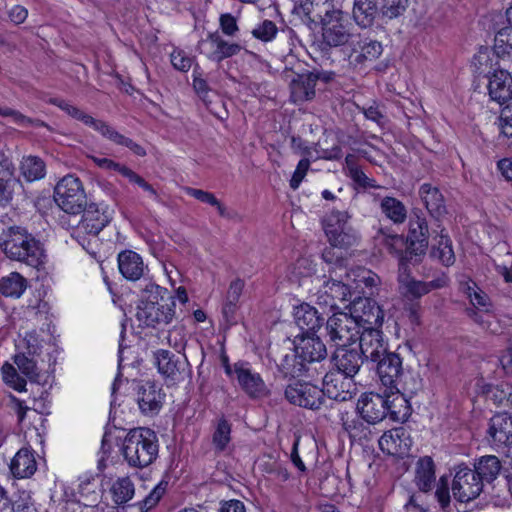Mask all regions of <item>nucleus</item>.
I'll return each instance as SVG.
<instances>
[{
    "label": "nucleus",
    "instance_id": "f257e3e1",
    "mask_svg": "<svg viewBox=\"0 0 512 512\" xmlns=\"http://www.w3.org/2000/svg\"><path fill=\"white\" fill-rule=\"evenodd\" d=\"M0 250L12 260L39 268L45 262L42 243L21 226H9L0 234Z\"/></svg>",
    "mask_w": 512,
    "mask_h": 512
},
{
    "label": "nucleus",
    "instance_id": "f03ea898",
    "mask_svg": "<svg viewBox=\"0 0 512 512\" xmlns=\"http://www.w3.org/2000/svg\"><path fill=\"white\" fill-rule=\"evenodd\" d=\"M167 290L155 283L148 282L142 289V296L137 305L135 317L140 326L156 328L168 325L175 317L176 300Z\"/></svg>",
    "mask_w": 512,
    "mask_h": 512
},
{
    "label": "nucleus",
    "instance_id": "7ed1b4c3",
    "mask_svg": "<svg viewBox=\"0 0 512 512\" xmlns=\"http://www.w3.org/2000/svg\"><path fill=\"white\" fill-rule=\"evenodd\" d=\"M121 450L129 467L143 469L158 457V437L150 428L131 429L124 438Z\"/></svg>",
    "mask_w": 512,
    "mask_h": 512
},
{
    "label": "nucleus",
    "instance_id": "20e7f679",
    "mask_svg": "<svg viewBox=\"0 0 512 512\" xmlns=\"http://www.w3.org/2000/svg\"><path fill=\"white\" fill-rule=\"evenodd\" d=\"M324 11H319L323 43L331 48L350 44L356 35L351 33V23L347 15L330 2L323 4Z\"/></svg>",
    "mask_w": 512,
    "mask_h": 512
},
{
    "label": "nucleus",
    "instance_id": "39448f33",
    "mask_svg": "<svg viewBox=\"0 0 512 512\" xmlns=\"http://www.w3.org/2000/svg\"><path fill=\"white\" fill-rule=\"evenodd\" d=\"M429 236V227L423 211L413 209L409 217L407 247L403 259L419 263L427 252Z\"/></svg>",
    "mask_w": 512,
    "mask_h": 512
},
{
    "label": "nucleus",
    "instance_id": "423d86ee",
    "mask_svg": "<svg viewBox=\"0 0 512 512\" xmlns=\"http://www.w3.org/2000/svg\"><path fill=\"white\" fill-rule=\"evenodd\" d=\"M54 198L66 215L76 217L86 206V195L79 178L64 176L55 186Z\"/></svg>",
    "mask_w": 512,
    "mask_h": 512
},
{
    "label": "nucleus",
    "instance_id": "0eeeda50",
    "mask_svg": "<svg viewBox=\"0 0 512 512\" xmlns=\"http://www.w3.org/2000/svg\"><path fill=\"white\" fill-rule=\"evenodd\" d=\"M80 214L82 215L79 221L74 220L72 222L70 219L66 221V215L62 216L61 221L62 223H67L70 228H74L72 236L85 247V239L82 235L97 236L109 223L110 217L104 211H100L99 206L94 203L86 205Z\"/></svg>",
    "mask_w": 512,
    "mask_h": 512
},
{
    "label": "nucleus",
    "instance_id": "6e6552de",
    "mask_svg": "<svg viewBox=\"0 0 512 512\" xmlns=\"http://www.w3.org/2000/svg\"><path fill=\"white\" fill-rule=\"evenodd\" d=\"M453 470L454 477L451 483L453 497L461 503L476 499L484 487L477 473L466 463L456 465Z\"/></svg>",
    "mask_w": 512,
    "mask_h": 512
},
{
    "label": "nucleus",
    "instance_id": "1a4fd4ad",
    "mask_svg": "<svg viewBox=\"0 0 512 512\" xmlns=\"http://www.w3.org/2000/svg\"><path fill=\"white\" fill-rule=\"evenodd\" d=\"M326 331L329 340L336 347L348 346L355 343L360 334L358 322L351 314L334 312L326 321Z\"/></svg>",
    "mask_w": 512,
    "mask_h": 512
},
{
    "label": "nucleus",
    "instance_id": "9d476101",
    "mask_svg": "<svg viewBox=\"0 0 512 512\" xmlns=\"http://www.w3.org/2000/svg\"><path fill=\"white\" fill-rule=\"evenodd\" d=\"M300 358L306 361L309 368H315L317 378L325 372L323 362L327 359V348L323 341L315 335H301L294 340Z\"/></svg>",
    "mask_w": 512,
    "mask_h": 512
},
{
    "label": "nucleus",
    "instance_id": "9b49d317",
    "mask_svg": "<svg viewBox=\"0 0 512 512\" xmlns=\"http://www.w3.org/2000/svg\"><path fill=\"white\" fill-rule=\"evenodd\" d=\"M284 395L289 403L310 410L320 409L325 402L324 392L310 382L297 381L289 384Z\"/></svg>",
    "mask_w": 512,
    "mask_h": 512
},
{
    "label": "nucleus",
    "instance_id": "f8f14e48",
    "mask_svg": "<svg viewBox=\"0 0 512 512\" xmlns=\"http://www.w3.org/2000/svg\"><path fill=\"white\" fill-rule=\"evenodd\" d=\"M324 397L346 402L351 400L356 394V384L353 377L347 376L339 371H328L323 377Z\"/></svg>",
    "mask_w": 512,
    "mask_h": 512
},
{
    "label": "nucleus",
    "instance_id": "ddd939ff",
    "mask_svg": "<svg viewBox=\"0 0 512 512\" xmlns=\"http://www.w3.org/2000/svg\"><path fill=\"white\" fill-rule=\"evenodd\" d=\"M352 292L349 286L340 280L330 277L323 283L317 293V304L329 308L330 311L340 309L339 304L350 306Z\"/></svg>",
    "mask_w": 512,
    "mask_h": 512
},
{
    "label": "nucleus",
    "instance_id": "4468645a",
    "mask_svg": "<svg viewBox=\"0 0 512 512\" xmlns=\"http://www.w3.org/2000/svg\"><path fill=\"white\" fill-rule=\"evenodd\" d=\"M385 389L382 393H363L357 401L356 410L368 424H377L387 417Z\"/></svg>",
    "mask_w": 512,
    "mask_h": 512
},
{
    "label": "nucleus",
    "instance_id": "2eb2a0df",
    "mask_svg": "<svg viewBox=\"0 0 512 512\" xmlns=\"http://www.w3.org/2000/svg\"><path fill=\"white\" fill-rule=\"evenodd\" d=\"M350 312L359 328L372 326L380 327L384 313L378 303L370 297H357L350 302Z\"/></svg>",
    "mask_w": 512,
    "mask_h": 512
},
{
    "label": "nucleus",
    "instance_id": "dca6fc26",
    "mask_svg": "<svg viewBox=\"0 0 512 512\" xmlns=\"http://www.w3.org/2000/svg\"><path fill=\"white\" fill-rule=\"evenodd\" d=\"M373 363H376V374L385 389H396L403 375L400 355L387 351Z\"/></svg>",
    "mask_w": 512,
    "mask_h": 512
},
{
    "label": "nucleus",
    "instance_id": "f3484780",
    "mask_svg": "<svg viewBox=\"0 0 512 512\" xmlns=\"http://www.w3.org/2000/svg\"><path fill=\"white\" fill-rule=\"evenodd\" d=\"M198 50L209 60L219 63L226 58L237 55L241 51V46L237 43H229L218 32H214L209 33L205 39L199 41Z\"/></svg>",
    "mask_w": 512,
    "mask_h": 512
},
{
    "label": "nucleus",
    "instance_id": "a211bd4d",
    "mask_svg": "<svg viewBox=\"0 0 512 512\" xmlns=\"http://www.w3.org/2000/svg\"><path fill=\"white\" fill-rule=\"evenodd\" d=\"M84 125L91 127L102 137L113 142L114 144L127 147L137 156L143 157L146 155V150L141 145L134 142L132 139L120 134L114 127H112L108 122L104 120L96 119L89 115L84 122Z\"/></svg>",
    "mask_w": 512,
    "mask_h": 512
},
{
    "label": "nucleus",
    "instance_id": "6ab92c4d",
    "mask_svg": "<svg viewBox=\"0 0 512 512\" xmlns=\"http://www.w3.org/2000/svg\"><path fill=\"white\" fill-rule=\"evenodd\" d=\"M84 125L91 127L102 137L113 142L114 144L127 147L137 156L143 157L146 155V150L141 145L134 142L132 139L120 134L114 127H112L108 122L104 120L96 119L89 115L84 122Z\"/></svg>",
    "mask_w": 512,
    "mask_h": 512
},
{
    "label": "nucleus",
    "instance_id": "aec40b11",
    "mask_svg": "<svg viewBox=\"0 0 512 512\" xmlns=\"http://www.w3.org/2000/svg\"><path fill=\"white\" fill-rule=\"evenodd\" d=\"M398 279L400 288L404 290L403 293L412 298H420L432 290L447 286L449 282V278L444 272H440L435 279L424 282L411 279L406 272L400 271Z\"/></svg>",
    "mask_w": 512,
    "mask_h": 512
},
{
    "label": "nucleus",
    "instance_id": "412c9836",
    "mask_svg": "<svg viewBox=\"0 0 512 512\" xmlns=\"http://www.w3.org/2000/svg\"><path fill=\"white\" fill-rule=\"evenodd\" d=\"M487 439L493 447L512 445V415L507 412L496 413L489 421Z\"/></svg>",
    "mask_w": 512,
    "mask_h": 512
},
{
    "label": "nucleus",
    "instance_id": "4be33fe9",
    "mask_svg": "<svg viewBox=\"0 0 512 512\" xmlns=\"http://www.w3.org/2000/svg\"><path fill=\"white\" fill-rule=\"evenodd\" d=\"M357 340L359 341V353L363 360L366 359L374 362L388 351L382 337V332L378 327H364L360 331Z\"/></svg>",
    "mask_w": 512,
    "mask_h": 512
},
{
    "label": "nucleus",
    "instance_id": "5701e85b",
    "mask_svg": "<svg viewBox=\"0 0 512 512\" xmlns=\"http://www.w3.org/2000/svg\"><path fill=\"white\" fill-rule=\"evenodd\" d=\"M380 449L389 455H407L412 446L410 433L404 427L385 432L378 441Z\"/></svg>",
    "mask_w": 512,
    "mask_h": 512
},
{
    "label": "nucleus",
    "instance_id": "b1692460",
    "mask_svg": "<svg viewBox=\"0 0 512 512\" xmlns=\"http://www.w3.org/2000/svg\"><path fill=\"white\" fill-rule=\"evenodd\" d=\"M279 372L284 377L291 378H308L310 380L317 379V372L315 368H309L306 361L300 358L297 348L291 350V353L285 354L277 364Z\"/></svg>",
    "mask_w": 512,
    "mask_h": 512
},
{
    "label": "nucleus",
    "instance_id": "393cba45",
    "mask_svg": "<svg viewBox=\"0 0 512 512\" xmlns=\"http://www.w3.org/2000/svg\"><path fill=\"white\" fill-rule=\"evenodd\" d=\"M161 389L151 381H144L137 388V403L144 415L157 414L163 405Z\"/></svg>",
    "mask_w": 512,
    "mask_h": 512
},
{
    "label": "nucleus",
    "instance_id": "a878e982",
    "mask_svg": "<svg viewBox=\"0 0 512 512\" xmlns=\"http://www.w3.org/2000/svg\"><path fill=\"white\" fill-rule=\"evenodd\" d=\"M234 373L239 385L251 398H261L267 395V387L260 374L252 372L244 363L234 364Z\"/></svg>",
    "mask_w": 512,
    "mask_h": 512
},
{
    "label": "nucleus",
    "instance_id": "bb28decb",
    "mask_svg": "<svg viewBox=\"0 0 512 512\" xmlns=\"http://www.w3.org/2000/svg\"><path fill=\"white\" fill-rule=\"evenodd\" d=\"M351 57L354 56L356 64L373 62L380 57L383 52L382 44L368 36L356 35L351 42Z\"/></svg>",
    "mask_w": 512,
    "mask_h": 512
},
{
    "label": "nucleus",
    "instance_id": "cd10ccee",
    "mask_svg": "<svg viewBox=\"0 0 512 512\" xmlns=\"http://www.w3.org/2000/svg\"><path fill=\"white\" fill-rule=\"evenodd\" d=\"M331 361L339 371L347 376L353 377L359 372L363 364V358L356 348L339 346L333 353Z\"/></svg>",
    "mask_w": 512,
    "mask_h": 512
},
{
    "label": "nucleus",
    "instance_id": "c85d7f7f",
    "mask_svg": "<svg viewBox=\"0 0 512 512\" xmlns=\"http://www.w3.org/2000/svg\"><path fill=\"white\" fill-rule=\"evenodd\" d=\"M419 195L430 216L440 222L447 214L444 197L437 187L424 183L419 188Z\"/></svg>",
    "mask_w": 512,
    "mask_h": 512
},
{
    "label": "nucleus",
    "instance_id": "c756f323",
    "mask_svg": "<svg viewBox=\"0 0 512 512\" xmlns=\"http://www.w3.org/2000/svg\"><path fill=\"white\" fill-rule=\"evenodd\" d=\"M387 417L394 422H405L411 415V406L397 387L385 389Z\"/></svg>",
    "mask_w": 512,
    "mask_h": 512
},
{
    "label": "nucleus",
    "instance_id": "7c9ffc66",
    "mask_svg": "<svg viewBox=\"0 0 512 512\" xmlns=\"http://www.w3.org/2000/svg\"><path fill=\"white\" fill-rule=\"evenodd\" d=\"M381 15V7L378 0H354L352 18L357 26L366 29L373 26Z\"/></svg>",
    "mask_w": 512,
    "mask_h": 512
},
{
    "label": "nucleus",
    "instance_id": "2f4dec72",
    "mask_svg": "<svg viewBox=\"0 0 512 512\" xmlns=\"http://www.w3.org/2000/svg\"><path fill=\"white\" fill-rule=\"evenodd\" d=\"M489 95L492 100L502 104L512 98V77L504 70L495 71L489 78Z\"/></svg>",
    "mask_w": 512,
    "mask_h": 512
},
{
    "label": "nucleus",
    "instance_id": "473e14b6",
    "mask_svg": "<svg viewBox=\"0 0 512 512\" xmlns=\"http://www.w3.org/2000/svg\"><path fill=\"white\" fill-rule=\"evenodd\" d=\"M9 469L16 479L30 478L37 470V462L31 449L21 448L12 458Z\"/></svg>",
    "mask_w": 512,
    "mask_h": 512
},
{
    "label": "nucleus",
    "instance_id": "72a5a7b5",
    "mask_svg": "<svg viewBox=\"0 0 512 512\" xmlns=\"http://www.w3.org/2000/svg\"><path fill=\"white\" fill-rule=\"evenodd\" d=\"M294 318L296 325L303 332L302 335H314L324 322L317 309L306 303L295 309Z\"/></svg>",
    "mask_w": 512,
    "mask_h": 512
},
{
    "label": "nucleus",
    "instance_id": "f704fd0d",
    "mask_svg": "<svg viewBox=\"0 0 512 512\" xmlns=\"http://www.w3.org/2000/svg\"><path fill=\"white\" fill-rule=\"evenodd\" d=\"M315 86L308 72L297 74L289 84L291 101L295 104L311 101L316 95Z\"/></svg>",
    "mask_w": 512,
    "mask_h": 512
},
{
    "label": "nucleus",
    "instance_id": "c9c22d12",
    "mask_svg": "<svg viewBox=\"0 0 512 512\" xmlns=\"http://www.w3.org/2000/svg\"><path fill=\"white\" fill-rule=\"evenodd\" d=\"M118 267L121 274L131 281L140 279L144 274V264L141 256L131 250L119 253Z\"/></svg>",
    "mask_w": 512,
    "mask_h": 512
},
{
    "label": "nucleus",
    "instance_id": "e433bc0d",
    "mask_svg": "<svg viewBox=\"0 0 512 512\" xmlns=\"http://www.w3.org/2000/svg\"><path fill=\"white\" fill-rule=\"evenodd\" d=\"M503 469L500 459L495 455H484L474 459L473 470L484 484L494 482Z\"/></svg>",
    "mask_w": 512,
    "mask_h": 512
},
{
    "label": "nucleus",
    "instance_id": "4c0bfd02",
    "mask_svg": "<svg viewBox=\"0 0 512 512\" xmlns=\"http://www.w3.org/2000/svg\"><path fill=\"white\" fill-rule=\"evenodd\" d=\"M430 249V257L437 259L442 265L449 267L455 263V254L452 247V241L444 228L440 229L439 234L434 238Z\"/></svg>",
    "mask_w": 512,
    "mask_h": 512
},
{
    "label": "nucleus",
    "instance_id": "58836bf2",
    "mask_svg": "<svg viewBox=\"0 0 512 512\" xmlns=\"http://www.w3.org/2000/svg\"><path fill=\"white\" fill-rule=\"evenodd\" d=\"M414 481L423 492L432 489L435 483V465L431 457L425 456L417 461Z\"/></svg>",
    "mask_w": 512,
    "mask_h": 512
},
{
    "label": "nucleus",
    "instance_id": "ea45409f",
    "mask_svg": "<svg viewBox=\"0 0 512 512\" xmlns=\"http://www.w3.org/2000/svg\"><path fill=\"white\" fill-rule=\"evenodd\" d=\"M193 74V87L195 92L202 99L212 114L218 118H222L219 111L215 107L218 102H221L219 95L209 87L207 81L202 77L201 73L197 72L196 69L194 70Z\"/></svg>",
    "mask_w": 512,
    "mask_h": 512
},
{
    "label": "nucleus",
    "instance_id": "a19ab883",
    "mask_svg": "<svg viewBox=\"0 0 512 512\" xmlns=\"http://www.w3.org/2000/svg\"><path fill=\"white\" fill-rule=\"evenodd\" d=\"M155 360L158 367V371L167 378L172 380L177 379V375L180 373L181 362L179 357L168 350H158L155 352Z\"/></svg>",
    "mask_w": 512,
    "mask_h": 512
},
{
    "label": "nucleus",
    "instance_id": "79ce46f5",
    "mask_svg": "<svg viewBox=\"0 0 512 512\" xmlns=\"http://www.w3.org/2000/svg\"><path fill=\"white\" fill-rule=\"evenodd\" d=\"M467 316L478 324L482 329L489 331L493 334L499 332L500 326L498 324L494 308L491 309H466Z\"/></svg>",
    "mask_w": 512,
    "mask_h": 512
},
{
    "label": "nucleus",
    "instance_id": "37998d69",
    "mask_svg": "<svg viewBox=\"0 0 512 512\" xmlns=\"http://www.w3.org/2000/svg\"><path fill=\"white\" fill-rule=\"evenodd\" d=\"M27 288V280L18 272H11L0 280V293L6 297L19 298Z\"/></svg>",
    "mask_w": 512,
    "mask_h": 512
},
{
    "label": "nucleus",
    "instance_id": "c03bdc74",
    "mask_svg": "<svg viewBox=\"0 0 512 512\" xmlns=\"http://www.w3.org/2000/svg\"><path fill=\"white\" fill-rule=\"evenodd\" d=\"M381 212L394 224H402L407 218L405 205L394 197H385L380 203Z\"/></svg>",
    "mask_w": 512,
    "mask_h": 512
},
{
    "label": "nucleus",
    "instance_id": "a18cd8bd",
    "mask_svg": "<svg viewBox=\"0 0 512 512\" xmlns=\"http://www.w3.org/2000/svg\"><path fill=\"white\" fill-rule=\"evenodd\" d=\"M350 218L347 211L331 210L323 219V228L325 234L330 237L332 234H338L339 231H345L350 228L348 219Z\"/></svg>",
    "mask_w": 512,
    "mask_h": 512
},
{
    "label": "nucleus",
    "instance_id": "49530a36",
    "mask_svg": "<svg viewBox=\"0 0 512 512\" xmlns=\"http://www.w3.org/2000/svg\"><path fill=\"white\" fill-rule=\"evenodd\" d=\"M21 173L27 181L42 179L46 174V165L38 156H27L21 161Z\"/></svg>",
    "mask_w": 512,
    "mask_h": 512
},
{
    "label": "nucleus",
    "instance_id": "de8ad7c7",
    "mask_svg": "<svg viewBox=\"0 0 512 512\" xmlns=\"http://www.w3.org/2000/svg\"><path fill=\"white\" fill-rule=\"evenodd\" d=\"M231 442V424L224 417L218 419L212 435V444L215 453H223Z\"/></svg>",
    "mask_w": 512,
    "mask_h": 512
},
{
    "label": "nucleus",
    "instance_id": "09e8293b",
    "mask_svg": "<svg viewBox=\"0 0 512 512\" xmlns=\"http://www.w3.org/2000/svg\"><path fill=\"white\" fill-rule=\"evenodd\" d=\"M291 29H278L276 24L268 19L263 20L261 23H259L253 30L251 31V34L254 38L257 40H260L261 42H270L274 39H276L277 35H285L290 36L292 34Z\"/></svg>",
    "mask_w": 512,
    "mask_h": 512
},
{
    "label": "nucleus",
    "instance_id": "8fccbe9b",
    "mask_svg": "<svg viewBox=\"0 0 512 512\" xmlns=\"http://www.w3.org/2000/svg\"><path fill=\"white\" fill-rule=\"evenodd\" d=\"M384 245L387 247L390 253H393L399 257V271H407V264L414 263V261L404 260L403 255L407 247V238L403 235L393 234L386 235L384 238Z\"/></svg>",
    "mask_w": 512,
    "mask_h": 512
},
{
    "label": "nucleus",
    "instance_id": "3c124183",
    "mask_svg": "<svg viewBox=\"0 0 512 512\" xmlns=\"http://www.w3.org/2000/svg\"><path fill=\"white\" fill-rule=\"evenodd\" d=\"M0 116L10 117L15 124L21 127H45L49 131H52V128L46 122L27 117L21 112L7 106H0Z\"/></svg>",
    "mask_w": 512,
    "mask_h": 512
},
{
    "label": "nucleus",
    "instance_id": "603ef678",
    "mask_svg": "<svg viewBox=\"0 0 512 512\" xmlns=\"http://www.w3.org/2000/svg\"><path fill=\"white\" fill-rule=\"evenodd\" d=\"M14 363L31 382L40 383L41 375L32 357L27 356L25 353H19L14 356Z\"/></svg>",
    "mask_w": 512,
    "mask_h": 512
},
{
    "label": "nucleus",
    "instance_id": "864d4df0",
    "mask_svg": "<svg viewBox=\"0 0 512 512\" xmlns=\"http://www.w3.org/2000/svg\"><path fill=\"white\" fill-rule=\"evenodd\" d=\"M185 191L189 196L197 199L198 201L216 207L221 217H229L227 208L215 197L213 193L192 187H186Z\"/></svg>",
    "mask_w": 512,
    "mask_h": 512
},
{
    "label": "nucleus",
    "instance_id": "5fc2aeb1",
    "mask_svg": "<svg viewBox=\"0 0 512 512\" xmlns=\"http://www.w3.org/2000/svg\"><path fill=\"white\" fill-rule=\"evenodd\" d=\"M114 501L123 504L129 501L134 495V485L128 477L119 478L111 488Z\"/></svg>",
    "mask_w": 512,
    "mask_h": 512
},
{
    "label": "nucleus",
    "instance_id": "6e6d98bb",
    "mask_svg": "<svg viewBox=\"0 0 512 512\" xmlns=\"http://www.w3.org/2000/svg\"><path fill=\"white\" fill-rule=\"evenodd\" d=\"M331 246L339 249H349L354 246L358 241V235L353 228H348L345 231H339L338 234H332L328 237Z\"/></svg>",
    "mask_w": 512,
    "mask_h": 512
},
{
    "label": "nucleus",
    "instance_id": "4d7b16f0",
    "mask_svg": "<svg viewBox=\"0 0 512 512\" xmlns=\"http://www.w3.org/2000/svg\"><path fill=\"white\" fill-rule=\"evenodd\" d=\"M34 502L31 493L26 490L18 491L12 499H10L11 512H33Z\"/></svg>",
    "mask_w": 512,
    "mask_h": 512
},
{
    "label": "nucleus",
    "instance_id": "13d9d810",
    "mask_svg": "<svg viewBox=\"0 0 512 512\" xmlns=\"http://www.w3.org/2000/svg\"><path fill=\"white\" fill-rule=\"evenodd\" d=\"M4 382L18 392H22L26 387V380L22 378L12 364L5 363L2 368Z\"/></svg>",
    "mask_w": 512,
    "mask_h": 512
},
{
    "label": "nucleus",
    "instance_id": "bf43d9fd",
    "mask_svg": "<svg viewBox=\"0 0 512 512\" xmlns=\"http://www.w3.org/2000/svg\"><path fill=\"white\" fill-rule=\"evenodd\" d=\"M495 50L497 54L512 53V26L500 29L495 35Z\"/></svg>",
    "mask_w": 512,
    "mask_h": 512
},
{
    "label": "nucleus",
    "instance_id": "052dcab7",
    "mask_svg": "<svg viewBox=\"0 0 512 512\" xmlns=\"http://www.w3.org/2000/svg\"><path fill=\"white\" fill-rule=\"evenodd\" d=\"M122 176L127 178L128 181L132 184L139 186L142 190L147 192L149 196H151L154 200H159V195L154 189V187L149 184L142 176L137 174L135 171L127 167L126 169H122Z\"/></svg>",
    "mask_w": 512,
    "mask_h": 512
},
{
    "label": "nucleus",
    "instance_id": "680f3d73",
    "mask_svg": "<svg viewBox=\"0 0 512 512\" xmlns=\"http://www.w3.org/2000/svg\"><path fill=\"white\" fill-rule=\"evenodd\" d=\"M408 0H383L381 7V15L388 19H394L407 8Z\"/></svg>",
    "mask_w": 512,
    "mask_h": 512
},
{
    "label": "nucleus",
    "instance_id": "e2e57ef3",
    "mask_svg": "<svg viewBox=\"0 0 512 512\" xmlns=\"http://www.w3.org/2000/svg\"><path fill=\"white\" fill-rule=\"evenodd\" d=\"M49 103L54 106H57L62 111H64L66 114H68L70 117H72L78 121H81L83 124L86 121L87 117L89 116V114H87L80 108L72 105L68 101L61 99V98H51L49 100Z\"/></svg>",
    "mask_w": 512,
    "mask_h": 512
},
{
    "label": "nucleus",
    "instance_id": "0e129e2a",
    "mask_svg": "<svg viewBox=\"0 0 512 512\" xmlns=\"http://www.w3.org/2000/svg\"><path fill=\"white\" fill-rule=\"evenodd\" d=\"M467 294L474 309H491L494 308L490 297L480 289L468 287Z\"/></svg>",
    "mask_w": 512,
    "mask_h": 512
},
{
    "label": "nucleus",
    "instance_id": "69168bd1",
    "mask_svg": "<svg viewBox=\"0 0 512 512\" xmlns=\"http://www.w3.org/2000/svg\"><path fill=\"white\" fill-rule=\"evenodd\" d=\"M0 176V205L5 206L13 198L14 186L17 184V180L9 176L8 178Z\"/></svg>",
    "mask_w": 512,
    "mask_h": 512
},
{
    "label": "nucleus",
    "instance_id": "338daca9",
    "mask_svg": "<svg viewBox=\"0 0 512 512\" xmlns=\"http://www.w3.org/2000/svg\"><path fill=\"white\" fill-rule=\"evenodd\" d=\"M167 483L160 482L150 493L141 501L140 508L142 510H150L153 508L165 493Z\"/></svg>",
    "mask_w": 512,
    "mask_h": 512
},
{
    "label": "nucleus",
    "instance_id": "774afa93",
    "mask_svg": "<svg viewBox=\"0 0 512 512\" xmlns=\"http://www.w3.org/2000/svg\"><path fill=\"white\" fill-rule=\"evenodd\" d=\"M499 129L505 137L512 138V102L501 110Z\"/></svg>",
    "mask_w": 512,
    "mask_h": 512
}]
</instances>
